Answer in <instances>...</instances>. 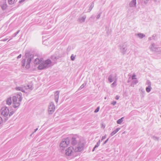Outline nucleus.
Returning <instances> with one entry per match:
<instances>
[{"instance_id": "nucleus-22", "label": "nucleus", "mask_w": 161, "mask_h": 161, "mask_svg": "<svg viewBox=\"0 0 161 161\" xmlns=\"http://www.w3.org/2000/svg\"><path fill=\"white\" fill-rule=\"evenodd\" d=\"M124 118V117H122L121 119H118L117 121V123L118 124H121L123 121V119Z\"/></svg>"}, {"instance_id": "nucleus-25", "label": "nucleus", "mask_w": 161, "mask_h": 161, "mask_svg": "<svg viewBox=\"0 0 161 161\" xmlns=\"http://www.w3.org/2000/svg\"><path fill=\"white\" fill-rule=\"evenodd\" d=\"M100 143V140H99L97 142V144L94 146L95 147V148H97V147H98L99 146Z\"/></svg>"}, {"instance_id": "nucleus-43", "label": "nucleus", "mask_w": 161, "mask_h": 161, "mask_svg": "<svg viewBox=\"0 0 161 161\" xmlns=\"http://www.w3.org/2000/svg\"><path fill=\"white\" fill-rule=\"evenodd\" d=\"M96 148H95V147H94L93 148L92 150V152H93L95 150V149Z\"/></svg>"}, {"instance_id": "nucleus-32", "label": "nucleus", "mask_w": 161, "mask_h": 161, "mask_svg": "<svg viewBox=\"0 0 161 161\" xmlns=\"http://www.w3.org/2000/svg\"><path fill=\"white\" fill-rule=\"evenodd\" d=\"M25 59H24L22 60V66L23 67H24L25 66Z\"/></svg>"}, {"instance_id": "nucleus-24", "label": "nucleus", "mask_w": 161, "mask_h": 161, "mask_svg": "<svg viewBox=\"0 0 161 161\" xmlns=\"http://www.w3.org/2000/svg\"><path fill=\"white\" fill-rule=\"evenodd\" d=\"M146 84L148 86H151V82L149 80H147V82Z\"/></svg>"}, {"instance_id": "nucleus-1", "label": "nucleus", "mask_w": 161, "mask_h": 161, "mask_svg": "<svg viewBox=\"0 0 161 161\" xmlns=\"http://www.w3.org/2000/svg\"><path fill=\"white\" fill-rule=\"evenodd\" d=\"M71 144L73 145H76L74 149L76 152L82 151L84 146V142L83 139L79 137H74L71 139Z\"/></svg>"}, {"instance_id": "nucleus-40", "label": "nucleus", "mask_w": 161, "mask_h": 161, "mask_svg": "<svg viewBox=\"0 0 161 161\" xmlns=\"http://www.w3.org/2000/svg\"><path fill=\"white\" fill-rule=\"evenodd\" d=\"M108 138L107 140H106L104 142L103 144H106L108 141Z\"/></svg>"}, {"instance_id": "nucleus-6", "label": "nucleus", "mask_w": 161, "mask_h": 161, "mask_svg": "<svg viewBox=\"0 0 161 161\" xmlns=\"http://www.w3.org/2000/svg\"><path fill=\"white\" fill-rule=\"evenodd\" d=\"M55 106L53 102H50L48 105V111L49 114H52L55 111Z\"/></svg>"}, {"instance_id": "nucleus-26", "label": "nucleus", "mask_w": 161, "mask_h": 161, "mask_svg": "<svg viewBox=\"0 0 161 161\" xmlns=\"http://www.w3.org/2000/svg\"><path fill=\"white\" fill-rule=\"evenodd\" d=\"M14 111H11L9 112V114L8 116V118L11 115L14 114Z\"/></svg>"}, {"instance_id": "nucleus-15", "label": "nucleus", "mask_w": 161, "mask_h": 161, "mask_svg": "<svg viewBox=\"0 0 161 161\" xmlns=\"http://www.w3.org/2000/svg\"><path fill=\"white\" fill-rule=\"evenodd\" d=\"M12 103V98L11 97H9L8 98L6 101V103L8 105H10Z\"/></svg>"}, {"instance_id": "nucleus-36", "label": "nucleus", "mask_w": 161, "mask_h": 161, "mask_svg": "<svg viewBox=\"0 0 161 161\" xmlns=\"http://www.w3.org/2000/svg\"><path fill=\"white\" fill-rule=\"evenodd\" d=\"M30 64H27L26 65V66H25V67L26 69H29V68H30Z\"/></svg>"}, {"instance_id": "nucleus-41", "label": "nucleus", "mask_w": 161, "mask_h": 161, "mask_svg": "<svg viewBox=\"0 0 161 161\" xmlns=\"http://www.w3.org/2000/svg\"><path fill=\"white\" fill-rule=\"evenodd\" d=\"M119 97L118 96H116L115 97V99L117 100H118L119 99Z\"/></svg>"}, {"instance_id": "nucleus-18", "label": "nucleus", "mask_w": 161, "mask_h": 161, "mask_svg": "<svg viewBox=\"0 0 161 161\" xmlns=\"http://www.w3.org/2000/svg\"><path fill=\"white\" fill-rule=\"evenodd\" d=\"M120 129V128H116L115 130H114V131H113L111 133V136H113Z\"/></svg>"}, {"instance_id": "nucleus-12", "label": "nucleus", "mask_w": 161, "mask_h": 161, "mask_svg": "<svg viewBox=\"0 0 161 161\" xmlns=\"http://www.w3.org/2000/svg\"><path fill=\"white\" fill-rule=\"evenodd\" d=\"M153 52H154L157 54H158L161 53V50L159 47H158Z\"/></svg>"}, {"instance_id": "nucleus-11", "label": "nucleus", "mask_w": 161, "mask_h": 161, "mask_svg": "<svg viewBox=\"0 0 161 161\" xmlns=\"http://www.w3.org/2000/svg\"><path fill=\"white\" fill-rule=\"evenodd\" d=\"M42 61V58L39 59L38 58H36L34 61V64H40Z\"/></svg>"}, {"instance_id": "nucleus-46", "label": "nucleus", "mask_w": 161, "mask_h": 161, "mask_svg": "<svg viewBox=\"0 0 161 161\" xmlns=\"http://www.w3.org/2000/svg\"><path fill=\"white\" fill-rule=\"evenodd\" d=\"M25 56H27V53H26L25 54Z\"/></svg>"}, {"instance_id": "nucleus-38", "label": "nucleus", "mask_w": 161, "mask_h": 161, "mask_svg": "<svg viewBox=\"0 0 161 161\" xmlns=\"http://www.w3.org/2000/svg\"><path fill=\"white\" fill-rule=\"evenodd\" d=\"M106 138V135H105L104 136L102 137V139H101V141H102L104 139H105Z\"/></svg>"}, {"instance_id": "nucleus-17", "label": "nucleus", "mask_w": 161, "mask_h": 161, "mask_svg": "<svg viewBox=\"0 0 161 161\" xmlns=\"http://www.w3.org/2000/svg\"><path fill=\"white\" fill-rule=\"evenodd\" d=\"M33 57V55H31L30 57L28 58L27 61V64H30L31 60L32 59Z\"/></svg>"}, {"instance_id": "nucleus-33", "label": "nucleus", "mask_w": 161, "mask_h": 161, "mask_svg": "<svg viewBox=\"0 0 161 161\" xmlns=\"http://www.w3.org/2000/svg\"><path fill=\"white\" fill-rule=\"evenodd\" d=\"M100 109L99 107H98L94 111V112L95 113H97L99 111Z\"/></svg>"}, {"instance_id": "nucleus-42", "label": "nucleus", "mask_w": 161, "mask_h": 161, "mask_svg": "<svg viewBox=\"0 0 161 161\" xmlns=\"http://www.w3.org/2000/svg\"><path fill=\"white\" fill-rule=\"evenodd\" d=\"M38 128H36V129H35V131H34V132L33 133V134L34 133V132H36V131L38 130Z\"/></svg>"}, {"instance_id": "nucleus-10", "label": "nucleus", "mask_w": 161, "mask_h": 161, "mask_svg": "<svg viewBox=\"0 0 161 161\" xmlns=\"http://www.w3.org/2000/svg\"><path fill=\"white\" fill-rule=\"evenodd\" d=\"M158 47L157 46L156 44L154 43H152L149 47V49L151 51H153Z\"/></svg>"}, {"instance_id": "nucleus-2", "label": "nucleus", "mask_w": 161, "mask_h": 161, "mask_svg": "<svg viewBox=\"0 0 161 161\" xmlns=\"http://www.w3.org/2000/svg\"><path fill=\"white\" fill-rule=\"evenodd\" d=\"M22 99V93L20 92L13 97V105L14 108H18L19 106Z\"/></svg>"}, {"instance_id": "nucleus-45", "label": "nucleus", "mask_w": 161, "mask_h": 161, "mask_svg": "<svg viewBox=\"0 0 161 161\" xmlns=\"http://www.w3.org/2000/svg\"><path fill=\"white\" fill-rule=\"evenodd\" d=\"M107 99V97H104V99Z\"/></svg>"}, {"instance_id": "nucleus-31", "label": "nucleus", "mask_w": 161, "mask_h": 161, "mask_svg": "<svg viewBox=\"0 0 161 161\" xmlns=\"http://www.w3.org/2000/svg\"><path fill=\"white\" fill-rule=\"evenodd\" d=\"M48 43V41H43L42 43L44 45H47Z\"/></svg>"}, {"instance_id": "nucleus-14", "label": "nucleus", "mask_w": 161, "mask_h": 161, "mask_svg": "<svg viewBox=\"0 0 161 161\" xmlns=\"http://www.w3.org/2000/svg\"><path fill=\"white\" fill-rule=\"evenodd\" d=\"M108 81L110 82H112L115 80V76L114 77L112 75H110L108 78Z\"/></svg>"}, {"instance_id": "nucleus-39", "label": "nucleus", "mask_w": 161, "mask_h": 161, "mask_svg": "<svg viewBox=\"0 0 161 161\" xmlns=\"http://www.w3.org/2000/svg\"><path fill=\"white\" fill-rule=\"evenodd\" d=\"M21 54H19L17 57V58L18 59V58H21Z\"/></svg>"}, {"instance_id": "nucleus-5", "label": "nucleus", "mask_w": 161, "mask_h": 161, "mask_svg": "<svg viewBox=\"0 0 161 161\" xmlns=\"http://www.w3.org/2000/svg\"><path fill=\"white\" fill-rule=\"evenodd\" d=\"M119 48L121 53L122 55H125L127 52V45L125 43L120 44L119 45Z\"/></svg>"}, {"instance_id": "nucleus-9", "label": "nucleus", "mask_w": 161, "mask_h": 161, "mask_svg": "<svg viewBox=\"0 0 161 161\" xmlns=\"http://www.w3.org/2000/svg\"><path fill=\"white\" fill-rule=\"evenodd\" d=\"M54 97L55 101L57 103L58 101L59 97V92L58 91H57L55 92L54 94Z\"/></svg>"}, {"instance_id": "nucleus-44", "label": "nucleus", "mask_w": 161, "mask_h": 161, "mask_svg": "<svg viewBox=\"0 0 161 161\" xmlns=\"http://www.w3.org/2000/svg\"><path fill=\"white\" fill-rule=\"evenodd\" d=\"M130 81L129 80H128V83H129V82H130Z\"/></svg>"}, {"instance_id": "nucleus-23", "label": "nucleus", "mask_w": 161, "mask_h": 161, "mask_svg": "<svg viewBox=\"0 0 161 161\" xmlns=\"http://www.w3.org/2000/svg\"><path fill=\"white\" fill-rule=\"evenodd\" d=\"M151 86H148L146 88V91L147 92H149L151 91Z\"/></svg>"}, {"instance_id": "nucleus-27", "label": "nucleus", "mask_w": 161, "mask_h": 161, "mask_svg": "<svg viewBox=\"0 0 161 161\" xmlns=\"http://www.w3.org/2000/svg\"><path fill=\"white\" fill-rule=\"evenodd\" d=\"M15 0H8V2L10 4H12L14 3Z\"/></svg>"}, {"instance_id": "nucleus-29", "label": "nucleus", "mask_w": 161, "mask_h": 161, "mask_svg": "<svg viewBox=\"0 0 161 161\" xmlns=\"http://www.w3.org/2000/svg\"><path fill=\"white\" fill-rule=\"evenodd\" d=\"M86 84H83L79 88L78 90H80L82 89L85 86Z\"/></svg>"}, {"instance_id": "nucleus-13", "label": "nucleus", "mask_w": 161, "mask_h": 161, "mask_svg": "<svg viewBox=\"0 0 161 161\" xmlns=\"http://www.w3.org/2000/svg\"><path fill=\"white\" fill-rule=\"evenodd\" d=\"M117 75L116 74L115 75V80L114 82L111 84V86L113 87L114 86H116V82L117 80Z\"/></svg>"}, {"instance_id": "nucleus-48", "label": "nucleus", "mask_w": 161, "mask_h": 161, "mask_svg": "<svg viewBox=\"0 0 161 161\" xmlns=\"http://www.w3.org/2000/svg\"><path fill=\"white\" fill-rule=\"evenodd\" d=\"M142 92H143V93H144V92H144V91H142Z\"/></svg>"}, {"instance_id": "nucleus-30", "label": "nucleus", "mask_w": 161, "mask_h": 161, "mask_svg": "<svg viewBox=\"0 0 161 161\" xmlns=\"http://www.w3.org/2000/svg\"><path fill=\"white\" fill-rule=\"evenodd\" d=\"M75 56H74L73 54H72L70 57L72 61H74L75 59Z\"/></svg>"}, {"instance_id": "nucleus-21", "label": "nucleus", "mask_w": 161, "mask_h": 161, "mask_svg": "<svg viewBox=\"0 0 161 161\" xmlns=\"http://www.w3.org/2000/svg\"><path fill=\"white\" fill-rule=\"evenodd\" d=\"M138 81L137 80H133L130 85V86H134V85L137 84L138 83Z\"/></svg>"}, {"instance_id": "nucleus-8", "label": "nucleus", "mask_w": 161, "mask_h": 161, "mask_svg": "<svg viewBox=\"0 0 161 161\" xmlns=\"http://www.w3.org/2000/svg\"><path fill=\"white\" fill-rule=\"evenodd\" d=\"M74 150V148L70 147L66 149L65 154L67 156H71L73 155Z\"/></svg>"}, {"instance_id": "nucleus-3", "label": "nucleus", "mask_w": 161, "mask_h": 161, "mask_svg": "<svg viewBox=\"0 0 161 161\" xmlns=\"http://www.w3.org/2000/svg\"><path fill=\"white\" fill-rule=\"evenodd\" d=\"M51 64V61L49 59L47 60L45 62L42 61L39 65L38 69L41 70L48 68L50 66Z\"/></svg>"}, {"instance_id": "nucleus-4", "label": "nucleus", "mask_w": 161, "mask_h": 161, "mask_svg": "<svg viewBox=\"0 0 161 161\" xmlns=\"http://www.w3.org/2000/svg\"><path fill=\"white\" fill-rule=\"evenodd\" d=\"M1 110L2 115L5 117L4 119V122H5L8 119L9 114L8 109L7 107H5L2 108Z\"/></svg>"}, {"instance_id": "nucleus-7", "label": "nucleus", "mask_w": 161, "mask_h": 161, "mask_svg": "<svg viewBox=\"0 0 161 161\" xmlns=\"http://www.w3.org/2000/svg\"><path fill=\"white\" fill-rule=\"evenodd\" d=\"M69 143V140L68 138L63 139L61 142L60 146L61 147L64 148L67 146Z\"/></svg>"}, {"instance_id": "nucleus-16", "label": "nucleus", "mask_w": 161, "mask_h": 161, "mask_svg": "<svg viewBox=\"0 0 161 161\" xmlns=\"http://www.w3.org/2000/svg\"><path fill=\"white\" fill-rule=\"evenodd\" d=\"M16 89L17 91H20L23 92H25V88L24 87H16L15 88Z\"/></svg>"}, {"instance_id": "nucleus-49", "label": "nucleus", "mask_w": 161, "mask_h": 161, "mask_svg": "<svg viewBox=\"0 0 161 161\" xmlns=\"http://www.w3.org/2000/svg\"><path fill=\"white\" fill-rule=\"evenodd\" d=\"M102 126H103V124L102 125Z\"/></svg>"}, {"instance_id": "nucleus-47", "label": "nucleus", "mask_w": 161, "mask_h": 161, "mask_svg": "<svg viewBox=\"0 0 161 161\" xmlns=\"http://www.w3.org/2000/svg\"><path fill=\"white\" fill-rule=\"evenodd\" d=\"M155 138L157 139V140L158 139V138L157 137H155Z\"/></svg>"}, {"instance_id": "nucleus-34", "label": "nucleus", "mask_w": 161, "mask_h": 161, "mask_svg": "<svg viewBox=\"0 0 161 161\" xmlns=\"http://www.w3.org/2000/svg\"><path fill=\"white\" fill-rule=\"evenodd\" d=\"M136 76V75L134 74L132 76V79L133 80L134 79H136V78L135 77Z\"/></svg>"}, {"instance_id": "nucleus-20", "label": "nucleus", "mask_w": 161, "mask_h": 161, "mask_svg": "<svg viewBox=\"0 0 161 161\" xmlns=\"http://www.w3.org/2000/svg\"><path fill=\"white\" fill-rule=\"evenodd\" d=\"M24 88L25 89H30L31 90H32L33 89L32 86L31 85H28L27 86H24Z\"/></svg>"}, {"instance_id": "nucleus-50", "label": "nucleus", "mask_w": 161, "mask_h": 161, "mask_svg": "<svg viewBox=\"0 0 161 161\" xmlns=\"http://www.w3.org/2000/svg\"><path fill=\"white\" fill-rule=\"evenodd\" d=\"M160 117H161V116H160Z\"/></svg>"}, {"instance_id": "nucleus-19", "label": "nucleus", "mask_w": 161, "mask_h": 161, "mask_svg": "<svg viewBox=\"0 0 161 161\" xmlns=\"http://www.w3.org/2000/svg\"><path fill=\"white\" fill-rule=\"evenodd\" d=\"M2 8L3 10H5L7 7V5L6 3H3L1 4V5Z\"/></svg>"}, {"instance_id": "nucleus-28", "label": "nucleus", "mask_w": 161, "mask_h": 161, "mask_svg": "<svg viewBox=\"0 0 161 161\" xmlns=\"http://www.w3.org/2000/svg\"><path fill=\"white\" fill-rule=\"evenodd\" d=\"M138 36L141 38H142L145 36V35L142 34H138Z\"/></svg>"}, {"instance_id": "nucleus-37", "label": "nucleus", "mask_w": 161, "mask_h": 161, "mask_svg": "<svg viewBox=\"0 0 161 161\" xmlns=\"http://www.w3.org/2000/svg\"><path fill=\"white\" fill-rule=\"evenodd\" d=\"M116 103V102L115 101H113L112 103H111V104L113 105H114Z\"/></svg>"}, {"instance_id": "nucleus-35", "label": "nucleus", "mask_w": 161, "mask_h": 161, "mask_svg": "<svg viewBox=\"0 0 161 161\" xmlns=\"http://www.w3.org/2000/svg\"><path fill=\"white\" fill-rule=\"evenodd\" d=\"M3 121H4V120H3L2 118L0 116V125L3 123Z\"/></svg>"}]
</instances>
